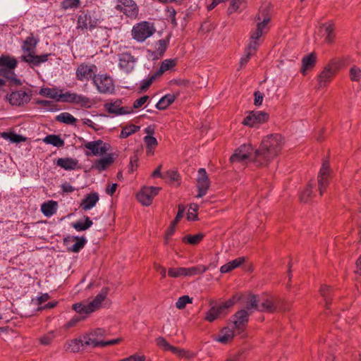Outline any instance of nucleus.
I'll list each match as a JSON object with an SVG mask.
<instances>
[{
    "label": "nucleus",
    "instance_id": "c03bdc74",
    "mask_svg": "<svg viewBox=\"0 0 361 361\" xmlns=\"http://www.w3.org/2000/svg\"><path fill=\"white\" fill-rule=\"evenodd\" d=\"M56 121L66 124H74L76 118L70 113L63 112L56 116Z\"/></svg>",
    "mask_w": 361,
    "mask_h": 361
},
{
    "label": "nucleus",
    "instance_id": "052dcab7",
    "mask_svg": "<svg viewBox=\"0 0 361 361\" xmlns=\"http://www.w3.org/2000/svg\"><path fill=\"white\" fill-rule=\"evenodd\" d=\"M158 76L157 75L156 73L152 75L149 78L146 79V80H142L141 82V85H140V90L142 91H145L147 89H148L149 87V86L152 85V82L157 78Z\"/></svg>",
    "mask_w": 361,
    "mask_h": 361
},
{
    "label": "nucleus",
    "instance_id": "09e8293b",
    "mask_svg": "<svg viewBox=\"0 0 361 361\" xmlns=\"http://www.w3.org/2000/svg\"><path fill=\"white\" fill-rule=\"evenodd\" d=\"M312 192V184H307L300 192L299 199L302 202H307L309 201Z\"/></svg>",
    "mask_w": 361,
    "mask_h": 361
},
{
    "label": "nucleus",
    "instance_id": "a878e982",
    "mask_svg": "<svg viewBox=\"0 0 361 361\" xmlns=\"http://www.w3.org/2000/svg\"><path fill=\"white\" fill-rule=\"evenodd\" d=\"M56 164L66 171H72L78 167V161L71 157L59 158Z\"/></svg>",
    "mask_w": 361,
    "mask_h": 361
},
{
    "label": "nucleus",
    "instance_id": "49530a36",
    "mask_svg": "<svg viewBox=\"0 0 361 361\" xmlns=\"http://www.w3.org/2000/svg\"><path fill=\"white\" fill-rule=\"evenodd\" d=\"M140 130V127L133 124L126 126L123 127L121 130L120 137L121 138H126L133 133L137 132Z\"/></svg>",
    "mask_w": 361,
    "mask_h": 361
},
{
    "label": "nucleus",
    "instance_id": "79ce46f5",
    "mask_svg": "<svg viewBox=\"0 0 361 361\" xmlns=\"http://www.w3.org/2000/svg\"><path fill=\"white\" fill-rule=\"evenodd\" d=\"M349 78L352 82H360L361 81V68L353 65L349 69Z\"/></svg>",
    "mask_w": 361,
    "mask_h": 361
},
{
    "label": "nucleus",
    "instance_id": "2f4dec72",
    "mask_svg": "<svg viewBox=\"0 0 361 361\" xmlns=\"http://www.w3.org/2000/svg\"><path fill=\"white\" fill-rule=\"evenodd\" d=\"M245 262V257H241L231 260L223 265L220 268V271L223 274L228 273L243 264Z\"/></svg>",
    "mask_w": 361,
    "mask_h": 361
},
{
    "label": "nucleus",
    "instance_id": "a211bd4d",
    "mask_svg": "<svg viewBox=\"0 0 361 361\" xmlns=\"http://www.w3.org/2000/svg\"><path fill=\"white\" fill-rule=\"evenodd\" d=\"M269 119L268 114L261 111H250L244 118L242 123L249 127H255L256 126L266 122Z\"/></svg>",
    "mask_w": 361,
    "mask_h": 361
},
{
    "label": "nucleus",
    "instance_id": "1a4fd4ad",
    "mask_svg": "<svg viewBox=\"0 0 361 361\" xmlns=\"http://www.w3.org/2000/svg\"><path fill=\"white\" fill-rule=\"evenodd\" d=\"M115 8L130 18H136L139 12L138 6L133 0H117Z\"/></svg>",
    "mask_w": 361,
    "mask_h": 361
},
{
    "label": "nucleus",
    "instance_id": "4c0bfd02",
    "mask_svg": "<svg viewBox=\"0 0 361 361\" xmlns=\"http://www.w3.org/2000/svg\"><path fill=\"white\" fill-rule=\"evenodd\" d=\"M17 64V60L14 57L6 55L0 56V66L2 68L15 69Z\"/></svg>",
    "mask_w": 361,
    "mask_h": 361
},
{
    "label": "nucleus",
    "instance_id": "473e14b6",
    "mask_svg": "<svg viewBox=\"0 0 361 361\" xmlns=\"http://www.w3.org/2000/svg\"><path fill=\"white\" fill-rule=\"evenodd\" d=\"M57 207L58 204L56 201L49 200L42 204L41 211L45 216L50 217L57 212Z\"/></svg>",
    "mask_w": 361,
    "mask_h": 361
},
{
    "label": "nucleus",
    "instance_id": "37998d69",
    "mask_svg": "<svg viewBox=\"0 0 361 361\" xmlns=\"http://www.w3.org/2000/svg\"><path fill=\"white\" fill-rule=\"evenodd\" d=\"M75 104L80 105L81 107L90 108L91 107V100L86 96L82 94H75L73 103Z\"/></svg>",
    "mask_w": 361,
    "mask_h": 361
},
{
    "label": "nucleus",
    "instance_id": "412c9836",
    "mask_svg": "<svg viewBox=\"0 0 361 361\" xmlns=\"http://www.w3.org/2000/svg\"><path fill=\"white\" fill-rule=\"evenodd\" d=\"M252 152V147L250 144L242 145L230 157V161L231 163L243 162L250 157Z\"/></svg>",
    "mask_w": 361,
    "mask_h": 361
},
{
    "label": "nucleus",
    "instance_id": "f704fd0d",
    "mask_svg": "<svg viewBox=\"0 0 361 361\" xmlns=\"http://www.w3.org/2000/svg\"><path fill=\"white\" fill-rule=\"evenodd\" d=\"M178 93L175 94H168L165 96L162 97L159 101L156 104V108L159 110L166 109L169 105H171L176 99Z\"/></svg>",
    "mask_w": 361,
    "mask_h": 361
},
{
    "label": "nucleus",
    "instance_id": "4468645a",
    "mask_svg": "<svg viewBox=\"0 0 361 361\" xmlns=\"http://www.w3.org/2000/svg\"><path fill=\"white\" fill-rule=\"evenodd\" d=\"M210 186V180L208 177L206 170L201 168L197 171V197L201 198L204 196L209 190Z\"/></svg>",
    "mask_w": 361,
    "mask_h": 361
},
{
    "label": "nucleus",
    "instance_id": "6e6d98bb",
    "mask_svg": "<svg viewBox=\"0 0 361 361\" xmlns=\"http://www.w3.org/2000/svg\"><path fill=\"white\" fill-rule=\"evenodd\" d=\"M320 295L324 298L326 305L329 304L330 300L331 288L326 285H322L319 289Z\"/></svg>",
    "mask_w": 361,
    "mask_h": 361
},
{
    "label": "nucleus",
    "instance_id": "72a5a7b5",
    "mask_svg": "<svg viewBox=\"0 0 361 361\" xmlns=\"http://www.w3.org/2000/svg\"><path fill=\"white\" fill-rule=\"evenodd\" d=\"M276 306L271 298H265L262 300H259V305L257 311L273 312L276 310Z\"/></svg>",
    "mask_w": 361,
    "mask_h": 361
},
{
    "label": "nucleus",
    "instance_id": "f8f14e48",
    "mask_svg": "<svg viewBox=\"0 0 361 361\" xmlns=\"http://www.w3.org/2000/svg\"><path fill=\"white\" fill-rule=\"evenodd\" d=\"M331 173V171L330 169L329 163L327 160H325L322 163L317 177L319 191L321 196L324 194L329 183Z\"/></svg>",
    "mask_w": 361,
    "mask_h": 361
},
{
    "label": "nucleus",
    "instance_id": "aec40b11",
    "mask_svg": "<svg viewBox=\"0 0 361 361\" xmlns=\"http://www.w3.org/2000/svg\"><path fill=\"white\" fill-rule=\"evenodd\" d=\"M100 23L99 18L90 13L80 15L78 18V28L92 30Z\"/></svg>",
    "mask_w": 361,
    "mask_h": 361
},
{
    "label": "nucleus",
    "instance_id": "6ab92c4d",
    "mask_svg": "<svg viewBox=\"0 0 361 361\" xmlns=\"http://www.w3.org/2000/svg\"><path fill=\"white\" fill-rule=\"evenodd\" d=\"M32 94L24 90H17L7 95L8 102L12 106H23L27 104L31 99Z\"/></svg>",
    "mask_w": 361,
    "mask_h": 361
},
{
    "label": "nucleus",
    "instance_id": "bf43d9fd",
    "mask_svg": "<svg viewBox=\"0 0 361 361\" xmlns=\"http://www.w3.org/2000/svg\"><path fill=\"white\" fill-rule=\"evenodd\" d=\"M260 44V41L252 39L250 38V42L245 49V51L250 52L252 54H255L257 49H258Z\"/></svg>",
    "mask_w": 361,
    "mask_h": 361
},
{
    "label": "nucleus",
    "instance_id": "69168bd1",
    "mask_svg": "<svg viewBox=\"0 0 361 361\" xmlns=\"http://www.w3.org/2000/svg\"><path fill=\"white\" fill-rule=\"evenodd\" d=\"M77 239V236L68 235L63 239V244L66 247V249L68 252H70V247H71L73 243Z\"/></svg>",
    "mask_w": 361,
    "mask_h": 361
},
{
    "label": "nucleus",
    "instance_id": "c756f323",
    "mask_svg": "<svg viewBox=\"0 0 361 361\" xmlns=\"http://www.w3.org/2000/svg\"><path fill=\"white\" fill-rule=\"evenodd\" d=\"M235 334H238L236 331L233 329V326H227L224 328L221 331V334L216 339L217 341L221 343H226L229 341L232 340Z\"/></svg>",
    "mask_w": 361,
    "mask_h": 361
},
{
    "label": "nucleus",
    "instance_id": "cd10ccee",
    "mask_svg": "<svg viewBox=\"0 0 361 361\" xmlns=\"http://www.w3.org/2000/svg\"><path fill=\"white\" fill-rule=\"evenodd\" d=\"M320 32L327 43H332L334 39V27L331 23H326L320 27Z\"/></svg>",
    "mask_w": 361,
    "mask_h": 361
},
{
    "label": "nucleus",
    "instance_id": "4d7b16f0",
    "mask_svg": "<svg viewBox=\"0 0 361 361\" xmlns=\"http://www.w3.org/2000/svg\"><path fill=\"white\" fill-rule=\"evenodd\" d=\"M75 94L76 93H75V92H66L65 93H63L61 92L59 102H68V103L73 104Z\"/></svg>",
    "mask_w": 361,
    "mask_h": 361
},
{
    "label": "nucleus",
    "instance_id": "2eb2a0df",
    "mask_svg": "<svg viewBox=\"0 0 361 361\" xmlns=\"http://www.w3.org/2000/svg\"><path fill=\"white\" fill-rule=\"evenodd\" d=\"M118 66L126 73H130L134 69L137 58L128 51H123L118 55Z\"/></svg>",
    "mask_w": 361,
    "mask_h": 361
},
{
    "label": "nucleus",
    "instance_id": "ea45409f",
    "mask_svg": "<svg viewBox=\"0 0 361 361\" xmlns=\"http://www.w3.org/2000/svg\"><path fill=\"white\" fill-rule=\"evenodd\" d=\"M1 137H3L5 140H8L10 142L13 143H19L21 142H25L26 140V137L13 132L2 133Z\"/></svg>",
    "mask_w": 361,
    "mask_h": 361
},
{
    "label": "nucleus",
    "instance_id": "58836bf2",
    "mask_svg": "<svg viewBox=\"0 0 361 361\" xmlns=\"http://www.w3.org/2000/svg\"><path fill=\"white\" fill-rule=\"evenodd\" d=\"M93 224L92 221L88 216H85L84 221H78L72 224V226L77 231H83L92 226Z\"/></svg>",
    "mask_w": 361,
    "mask_h": 361
},
{
    "label": "nucleus",
    "instance_id": "c9c22d12",
    "mask_svg": "<svg viewBox=\"0 0 361 361\" xmlns=\"http://www.w3.org/2000/svg\"><path fill=\"white\" fill-rule=\"evenodd\" d=\"M61 90L58 88L43 87L39 90V94L59 102Z\"/></svg>",
    "mask_w": 361,
    "mask_h": 361
},
{
    "label": "nucleus",
    "instance_id": "5fc2aeb1",
    "mask_svg": "<svg viewBox=\"0 0 361 361\" xmlns=\"http://www.w3.org/2000/svg\"><path fill=\"white\" fill-rule=\"evenodd\" d=\"M80 3V0H63L61 4V7L63 10L77 8L79 7Z\"/></svg>",
    "mask_w": 361,
    "mask_h": 361
},
{
    "label": "nucleus",
    "instance_id": "680f3d73",
    "mask_svg": "<svg viewBox=\"0 0 361 361\" xmlns=\"http://www.w3.org/2000/svg\"><path fill=\"white\" fill-rule=\"evenodd\" d=\"M144 142L146 145V147L156 148L158 145V142L156 137L151 135H146L144 137Z\"/></svg>",
    "mask_w": 361,
    "mask_h": 361
},
{
    "label": "nucleus",
    "instance_id": "ddd939ff",
    "mask_svg": "<svg viewBox=\"0 0 361 361\" xmlns=\"http://www.w3.org/2000/svg\"><path fill=\"white\" fill-rule=\"evenodd\" d=\"M85 147L90 150V152H87L86 155L94 156H103L110 149V145L108 143L103 142L102 140L87 142L84 145Z\"/></svg>",
    "mask_w": 361,
    "mask_h": 361
},
{
    "label": "nucleus",
    "instance_id": "a18cd8bd",
    "mask_svg": "<svg viewBox=\"0 0 361 361\" xmlns=\"http://www.w3.org/2000/svg\"><path fill=\"white\" fill-rule=\"evenodd\" d=\"M259 305V300H257V296L255 295H249L247 297L246 301H245V306L246 310L248 311L252 310H257V307Z\"/></svg>",
    "mask_w": 361,
    "mask_h": 361
},
{
    "label": "nucleus",
    "instance_id": "393cba45",
    "mask_svg": "<svg viewBox=\"0 0 361 361\" xmlns=\"http://www.w3.org/2000/svg\"><path fill=\"white\" fill-rule=\"evenodd\" d=\"M99 200L97 192H93L87 194L82 200L80 207L84 211H88L93 208Z\"/></svg>",
    "mask_w": 361,
    "mask_h": 361
},
{
    "label": "nucleus",
    "instance_id": "de8ad7c7",
    "mask_svg": "<svg viewBox=\"0 0 361 361\" xmlns=\"http://www.w3.org/2000/svg\"><path fill=\"white\" fill-rule=\"evenodd\" d=\"M87 243L86 239L84 237H78L77 236V239L72 245L71 247H70V252L77 253L82 250Z\"/></svg>",
    "mask_w": 361,
    "mask_h": 361
},
{
    "label": "nucleus",
    "instance_id": "4be33fe9",
    "mask_svg": "<svg viewBox=\"0 0 361 361\" xmlns=\"http://www.w3.org/2000/svg\"><path fill=\"white\" fill-rule=\"evenodd\" d=\"M121 101L117 99L114 102L105 104L104 108L109 114L116 116L128 114L133 112L131 108L121 106Z\"/></svg>",
    "mask_w": 361,
    "mask_h": 361
},
{
    "label": "nucleus",
    "instance_id": "f03ea898",
    "mask_svg": "<svg viewBox=\"0 0 361 361\" xmlns=\"http://www.w3.org/2000/svg\"><path fill=\"white\" fill-rule=\"evenodd\" d=\"M38 43V40L32 35L28 36L23 41L21 49L24 52L20 56V60L30 65L31 68L39 66L42 63L48 61L51 54H44L42 55H36L35 49Z\"/></svg>",
    "mask_w": 361,
    "mask_h": 361
},
{
    "label": "nucleus",
    "instance_id": "423d86ee",
    "mask_svg": "<svg viewBox=\"0 0 361 361\" xmlns=\"http://www.w3.org/2000/svg\"><path fill=\"white\" fill-rule=\"evenodd\" d=\"M207 269L208 267L202 264H198L191 267L169 268L168 275L171 278L191 277L202 274Z\"/></svg>",
    "mask_w": 361,
    "mask_h": 361
},
{
    "label": "nucleus",
    "instance_id": "a19ab883",
    "mask_svg": "<svg viewBox=\"0 0 361 361\" xmlns=\"http://www.w3.org/2000/svg\"><path fill=\"white\" fill-rule=\"evenodd\" d=\"M44 142L54 147H60L64 145V141L56 135H49L44 138Z\"/></svg>",
    "mask_w": 361,
    "mask_h": 361
},
{
    "label": "nucleus",
    "instance_id": "9b49d317",
    "mask_svg": "<svg viewBox=\"0 0 361 361\" xmlns=\"http://www.w3.org/2000/svg\"><path fill=\"white\" fill-rule=\"evenodd\" d=\"M249 313L245 310L238 311L233 317L230 325L233 326L238 334H242L248 323Z\"/></svg>",
    "mask_w": 361,
    "mask_h": 361
},
{
    "label": "nucleus",
    "instance_id": "0eeeda50",
    "mask_svg": "<svg viewBox=\"0 0 361 361\" xmlns=\"http://www.w3.org/2000/svg\"><path fill=\"white\" fill-rule=\"evenodd\" d=\"M239 300V296L234 295L231 299H229L218 305L212 307L206 313L204 317L205 320L212 322L221 315L226 314L227 313L226 310L232 307L235 302Z\"/></svg>",
    "mask_w": 361,
    "mask_h": 361
},
{
    "label": "nucleus",
    "instance_id": "f257e3e1",
    "mask_svg": "<svg viewBox=\"0 0 361 361\" xmlns=\"http://www.w3.org/2000/svg\"><path fill=\"white\" fill-rule=\"evenodd\" d=\"M285 143L284 138L279 134H271L263 137L252 159L256 166H268L281 152Z\"/></svg>",
    "mask_w": 361,
    "mask_h": 361
},
{
    "label": "nucleus",
    "instance_id": "864d4df0",
    "mask_svg": "<svg viewBox=\"0 0 361 361\" xmlns=\"http://www.w3.org/2000/svg\"><path fill=\"white\" fill-rule=\"evenodd\" d=\"M203 237L204 235L202 233H197L193 235L185 236L183 240L190 245H197L203 239Z\"/></svg>",
    "mask_w": 361,
    "mask_h": 361
},
{
    "label": "nucleus",
    "instance_id": "dca6fc26",
    "mask_svg": "<svg viewBox=\"0 0 361 361\" xmlns=\"http://www.w3.org/2000/svg\"><path fill=\"white\" fill-rule=\"evenodd\" d=\"M160 190L159 187H144L137 193V198L138 201L145 206H149L152 204L154 197Z\"/></svg>",
    "mask_w": 361,
    "mask_h": 361
},
{
    "label": "nucleus",
    "instance_id": "b1692460",
    "mask_svg": "<svg viewBox=\"0 0 361 361\" xmlns=\"http://www.w3.org/2000/svg\"><path fill=\"white\" fill-rule=\"evenodd\" d=\"M270 18L269 17H265L263 18L262 22H259L257 24L256 29L255 30H252L250 32V39L260 41V37L262 36L263 33L267 32V24L269 23Z\"/></svg>",
    "mask_w": 361,
    "mask_h": 361
},
{
    "label": "nucleus",
    "instance_id": "20e7f679",
    "mask_svg": "<svg viewBox=\"0 0 361 361\" xmlns=\"http://www.w3.org/2000/svg\"><path fill=\"white\" fill-rule=\"evenodd\" d=\"M156 29L153 25L147 21H142L133 25L131 35L137 42H143L155 32Z\"/></svg>",
    "mask_w": 361,
    "mask_h": 361
},
{
    "label": "nucleus",
    "instance_id": "c85d7f7f",
    "mask_svg": "<svg viewBox=\"0 0 361 361\" xmlns=\"http://www.w3.org/2000/svg\"><path fill=\"white\" fill-rule=\"evenodd\" d=\"M14 69L10 68H0V76L3 78V79H7L10 82H11L13 85H22L21 80L18 78L16 74L13 71Z\"/></svg>",
    "mask_w": 361,
    "mask_h": 361
},
{
    "label": "nucleus",
    "instance_id": "e2e57ef3",
    "mask_svg": "<svg viewBox=\"0 0 361 361\" xmlns=\"http://www.w3.org/2000/svg\"><path fill=\"white\" fill-rule=\"evenodd\" d=\"M54 336H54V332L51 331V332L48 333L47 334L42 336L39 338V342L42 345H49L52 342V341L54 338Z\"/></svg>",
    "mask_w": 361,
    "mask_h": 361
},
{
    "label": "nucleus",
    "instance_id": "13d9d810",
    "mask_svg": "<svg viewBox=\"0 0 361 361\" xmlns=\"http://www.w3.org/2000/svg\"><path fill=\"white\" fill-rule=\"evenodd\" d=\"M157 345L164 350L172 351L174 346L171 345L163 337H159L156 341Z\"/></svg>",
    "mask_w": 361,
    "mask_h": 361
},
{
    "label": "nucleus",
    "instance_id": "8fccbe9b",
    "mask_svg": "<svg viewBox=\"0 0 361 361\" xmlns=\"http://www.w3.org/2000/svg\"><path fill=\"white\" fill-rule=\"evenodd\" d=\"M163 179L170 183L178 182L179 180V174L176 171L169 170L164 173Z\"/></svg>",
    "mask_w": 361,
    "mask_h": 361
},
{
    "label": "nucleus",
    "instance_id": "39448f33",
    "mask_svg": "<svg viewBox=\"0 0 361 361\" xmlns=\"http://www.w3.org/2000/svg\"><path fill=\"white\" fill-rule=\"evenodd\" d=\"M338 69L337 62L334 60L330 61L317 76V88L326 87L336 75Z\"/></svg>",
    "mask_w": 361,
    "mask_h": 361
},
{
    "label": "nucleus",
    "instance_id": "e433bc0d",
    "mask_svg": "<svg viewBox=\"0 0 361 361\" xmlns=\"http://www.w3.org/2000/svg\"><path fill=\"white\" fill-rule=\"evenodd\" d=\"M177 63L176 59H165L161 63L159 69L156 71L157 75L159 77L164 72L173 68Z\"/></svg>",
    "mask_w": 361,
    "mask_h": 361
},
{
    "label": "nucleus",
    "instance_id": "5701e85b",
    "mask_svg": "<svg viewBox=\"0 0 361 361\" xmlns=\"http://www.w3.org/2000/svg\"><path fill=\"white\" fill-rule=\"evenodd\" d=\"M317 56L314 52H312L302 58L300 71L302 75H306L309 71L314 68L317 63Z\"/></svg>",
    "mask_w": 361,
    "mask_h": 361
},
{
    "label": "nucleus",
    "instance_id": "603ef678",
    "mask_svg": "<svg viewBox=\"0 0 361 361\" xmlns=\"http://www.w3.org/2000/svg\"><path fill=\"white\" fill-rule=\"evenodd\" d=\"M192 302V298H190L188 295H183L180 297L176 302V307L178 310H183L187 304H190Z\"/></svg>",
    "mask_w": 361,
    "mask_h": 361
},
{
    "label": "nucleus",
    "instance_id": "bb28decb",
    "mask_svg": "<svg viewBox=\"0 0 361 361\" xmlns=\"http://www.w3.org/2000/svg\"><path fill=\"white\" fill-rule=\"evenodd\" d=\"M114 161V159L112 154H109L105 157L101 158L97 160L92 168L98 170L99 171H104L107 167L111 165Z\"/></svg>",
    "mask_w": 361,
    "mask_h": 361
},
{
    "label": "nucleus",
    "instance_id": "3c124183",
    "mask_svg": "<svg viewBox=\"0 0 361 361\" xmlns=\"http://www.w3.org/2000/svg\"><path fill=\"white\" fill-rule=\"evenodd\" d=\"M171 352L180 357L190 359L195 357L194 353L176 347H173Z\"/></svg>",
    "mask_w": 361,
    "mask_h": 361
},
{
    "label": "nucleus",
    "instance_id": "7ed1b4c3",
    "mask_svg": "<svg viewBox=\"0 0 361 361\" xmlns=\"http://www.w3.org/2000/svg\"><path fill=\"white\" fill-rule=\"evenodd\" d=\"M107 295L108 288H102L92 301L75 303L73 305V309L78 314L89 315L102 306V302L106 299Z\"/></svg>",
    "mask_w": 361,
    "mask_h": 361
},
{
    "label": "nucleus",
    "instance_id": "f3484780",
    "mask_svg": "<svg viewBox=\"0 0 361 361\" xmlns=\"http://www.w3.org/2000/svg\"><path fill=\"white\" fill-rule=\"evenodd\" d=\"M97 66L94 64L81 63L78 66L75 75L76 78L80 81H88L91 78L93 79L97 71Z\"/></svg>",
    "mask_w": 361,
    "mask_h": 361
},
{
    "label": "nucleus",
    "instance_id": "338daca9",
    "mask_svg": "<svg viewBox=\"0 0 361 361\" xmlns=\"http://www.w3.org/2000/svg\"><path fill=\"white\" fill-rule=\"evenodd\" d=\"M149 99V97L147 95H145L143 97H141L140 98L136 99L133 102V108L138 109L141 107L142 105H144L147 101Z\"/></svg>",
    "mask_w": 361,
    "mask_h": 361
},
{
    "label": "nucleus",
    "instance_id": "0e129e2a",
    "mask_svg": "<svg viewBox=\"0 0 361 361\" xmlns=\"http://www.w3.org/2000/svg\"><path fill=\"white\" fill-rule=\"evenodd\" d=\"M138 156L137 153H135L133 156L130 158V164H129V168L130 171L133 173L138 166Z\"/></svg>",
    "mask_w": 361,
    "mask_h": 361
},
{
    "label": "nucleus",
    "instance_id": "774afa93",
    "mask_svg": "<svg viewBox=\"0 0 361 361\" xmlns=\"http://www.w3.org/2000/svg\"><path fill=\"white\" fill-rule=\"evenodd\" d=\"M145 360L146 358L145 356L133 355L121 361H145Z\"/></svg>",
    "mask_w": 361,
    "mask_h": 361
},
{
    "label": "nucleus",
    "instance_id": "6e6552de",
    "mask_svg": "<svg viewBox=\"0 0 361 361\" xmlns=\"http://www.w3.org/2000/svg\"><path fill=\"white\" fill-rule=\"evenodd\" d=\"M93 83L102 94H111L114 91L113 80L106 74L94 75Z\"/></svg>",
    "mask_w": 361,
    "mask_h": 361
},
{
    "label": "nucleus",
    "instance_id": "9d476101",
    "mask_svg": "<svg viewBox=\"0 0 361 361\" xmlns=\"http://www.w3.org/2000/svg\"><path fill=\"white\" fill-rule=\"evenodd\" d=\"M83 346L84 347H105L106 345H111L117 344L120 342L119 338L112 339L107 341H104L102 340L99 339L94 336V334H92L91 331L89 334H85L82 338Z\"/></svg>",
    "mask_w": 361,
    "mask_h": 361
},
{
    "label": "nucleus",
    "instance_id": "7c9ffc66",
    "mask_svg": "<svg viewBox=\"0 0 361 361\" xmlns=\"http://www.w3.org/2000/svg\"><path fill=\"white\" fill-rule=\"evenodd\" d=\"M84 347L82 338H74L67 341L64 345V350L69 353H78Z\"/></svg>",
    "mask_w": 361,
    "mask_h": 361
}]
</instances>
